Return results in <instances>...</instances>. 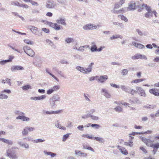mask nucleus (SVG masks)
I'll use <instances>...</instances> for the list:
<instances>
[{"label": "nucleus", "mask_w": 159, "mask_h": 159, "mask_svg": "<svg viewBox=\"0 0 159 159\" xmlns=\"http://www.w3.org/2000/svg\"><path fill=\"white\" fill-rule=\"evenodd\" d=\"M127 11H128V10L127 9V8L126 7L123 8L119 10V13H125Z\"/></svg>", "instance_id": "09e8293b"}, {"label": "nucleus", "mask_w": 159, "mask_h": 159, "mask_svg": "<svg viewBox=\"0 0 159 159\" xmlns=\"http://www.w3.org/2000/svg\"><path fill=\"white\" fill-rule=\"evenodd\" d=\"M91 113H88L82 116V118L83 119H86L89 117H90Z\"/></svg>", "instance_id": "13d9d810"}, {"label": "nucleus", "mask_w": 159, "mask_h": 159, "mask_svg": "<svg viewBox=\"0 0 159 159\" xmlns=\"http://www.w3.org/2000/svg\"><path fill=\"white\" fill-rule=\"evenodd\" d=\"M84 96L85 99L87 101L89 102H90L91 100L89 99V98L90 97V96L88 94H84Z\"/></svg>", "instance_id": "5fc2aeb1"}, {"label": "nucleus", "mask_w": 159, "mask_h": 159, "mask_svg": "<svg viewBox=\"0 0 159 159\" xmlns=\"http://www.w3.org/2000/svg\"><path fill=\"white\" fill-rule=\"evenodd\" d=\"M110 85L111 87L114 88L118 89L120 88V86L119 85H117V84H115L110 83Z\"/></svg>", "instance_id": "69168bd1"}, {"label": "nucleus", "mask_w": 159, "mask_h": 159, "mask_svg": "<svg viewBox=\"0 0 159 159\" xmlns=\"http://www.w3.org/2000/svg\"><path fill=\"white\" fill-rule=\"evenodd\" d=\"M43 152L45 155H50L52 158L54 157L56 155V154L55 153L50 152H47L46 151H44Z\"/></svg>", "instance_id": "b1692460"}, {"label": "nucleus", "mask_w": 159, "mask_h": 159, "mask_svg": "<svg viewBox=\"0 0 159 159\" xmlns=\"http://www.w3.org/2000/svg\"><path fill=\"white\" fill-rule=\"evenodd\" d=\"M20 7H22L25 9H27L29 8V6L28 5L24 4H20Z\"/></svg>", "instance_id": "338daca9"}, {"label": "nucleus", "mask_w": 159, "mask_h": 159, "mask_svg": "<svg viewBox=\"0 0 159 159\" xmlns=\"http://www.w3.org/2000/svg\"><path fill=\"white\" fill-rule=\"evenodd\" d=\"M46 98V96L45 95H42L38 97H31L30 98L31 100H34V101L41 100Z\"/></svg>", "instance_id": "ddd939ff"}, {"label": "nucleus", "mask_w": 159, "mask_h": 159, "mask_svg": "<svg viewBox=\"0 0 159 159\" xmlns=\"http://www.w3.org/2000/svg\"><path fill=\"white\" fill-rule=\"evenodd\" d=\"M90 117L91 119L95 120H99V117L93 115H92L91 114Z\"/></svg>", "instance_id": "4d7b16f0"}, {"label": "nucleus", "mask_w": 159, "mask_h": 159, "mask_svg": "<svg viewBox=\"0 0 159 159\" xmlns=\"http://www.w3.org/2000/svg\"><path fill=\"white\" fill-rule=\"evenodd\" d=\"M125 0H121L119 2L116 3L114 7V9H117L120 7L124 3Z\"/></svg>", "instance_id": "f3484780"}, {"label": "nucleus", "mask_w": 159, "mask_h": 159, "mask_svg": "<svg viewBox=\"0 0 159 159\" xmlns=\"http://www.w3.org/2000/svg\"><path fill=\"white\" fill-rule=\"evenodd\" d=\"M152 16V11H149L146 13L145 15V16L146 18H149Z\"/></svg>", "instance_id": "72a5a7b5"}, {"label": "nucleus", "mask_w": 159, "mask_h": 159, "mask_svg": "<svg viewBox=\"0 0 159 159\" xmlns=\"http://www.w3.org/2000/svg\"><path fill=\"white\" fill-rule=\"evenodd\" d=\"M57 2L62 5H65L66 3V0H57Z\"/></svg>", "instance_id": "8fccbe9b"}, {"label": "nucleus", "mask_w": 159, "mask_h": 159, "mask_svg": "<svg viewBox=\"0 0 159 159\" xmlns=\"http://www.w3.org/2000/svg\"><path fill=\"white\" fill-rule=\"evenodd\" d=\"M42 30L46 33H49L50 30L49 29L45 28H43L41 29Z\"/></svg>", "instance_id": "0e129e2a"}, {"label": "nucleus", "mask_w": 159, "mask_h": 159, "mask_svg": "<svg viewBox=\"0 0 159 159\" xmlns=\"http://www.w3.org/2000/svg\"><path fill=\"white\" fill-rule=\"evenodd\" d=\"M70 134H67L64 135L62 138V141L64 142L66 141L69 136Z\"/></svg>", "instance_id": "864d4df0"}, {"label": "nucleus", "mask_w": 159, "mask_h": 159, "mask_svg": "<svg viewBox=\"0 0 159 159\" xmlns=\"http://www.w3.org/2000/svg\"><path fill=\"white\" fill-rule=\"evenodd\" d=\"M8 62V61H7V60H2L0 61V65L2 66H3Z\"/></svg>", "instance_id": "680f3d73"}, {"label": "nucleus", "mask_w": 159, "mask_h": 159, "mask_svg": "<svg viewBox=\"0 0 159 159\" xmlns=\"http://www.w3.org/2000/svg\"><path fill=\"white\" fill-rule=\"evenodd\" d=\"M118 17L120 18L122 20H124L125 22H127L128 21L127 18L123 15H119Z\"/></svg>", "instance_id": "58836bf2"}, {"label": "nucleus", "mask_w": 159, "mask_h": 159, "mask_svg": "<svg viewBox=\"0 0 159 159\" xmlns=\"http://www.w3.org/2000/svg\"><path fill=\"white\" fill-rule=\"evenodd\" d=\"M46 43L52 46L53 45V43L49 39H47L46 40Z\"/></svg>", "instance_id": "e2e57ef3"}, {"label": "nucleus", "mask_w": 159, "mask_h": 159, "mask_svg": "<svg viewBox=\"0 0 159 159\" xmlns=\"http://www.w3.org/2000/svg\"><path fill=\"white\" fill-rule=\"evenodd\" d=\"M152 147H151L153 148L154 150H157L159 148V143H156L153 144H152Z\"/></svg>", "instance_id": "a18cd8bd"}, {"label": "nucleus", "mask_w": 159, "mask_h": 159, "mask_svg": "<svg viewBox=\"0 0 159 159\" xmlns=\"http://www.w3.org/2000/svg\"><path fill=\"white\" fill-rule=\"evenodd\" d=\"M146 80L145 79H135V80H132L131 82V83H134L136 84L139 83L140 82H142L143 81H145Z\"/></svg>", "instance_id": "c85d7f7f"}, {"label": "nucleus", "mask_w": 159, "mask_h": 159, "mask_svg": "<svg viewBox=\"0 0 159 159\" xmlns=\"http://www.w3.org/2000/svg\"><path fill=\"white\" fill-rule=\"evenodd\" d=\"M141 140L145 143L146 145L148 147H152V144H153V141L149 139H147L145 137H142L140 138Z\"/></svg>", "instance_id": "0eeeda50"}, {"label": "nucleus", "mask_w": 159, "mask_h": 159, "mask_svg": "<svg viewBox=\"0 0 159 159\" xmlns=\"http://www.w3.org/2000/svg\"><path fill=\"white\" fill-rule=\"evenodd\" d=\"M26 128L28 129V132H32L35 130L34 127L31 126H26Z\"/></svg>", "instance_id": "052dcab7"}, {"label": "nucleus", "mask_w": 159, "mask_h": 159, "mask_svg": "<svg viewBox=\"0 0 159 159\" xmlns=\"http://www.w3.org/2000/svg\"><path fill=\"white\" fill-rule=\"evenodd\" d=\"M24 41L25 43L28 45H33L34 44L33 41H31L29 39H25Z\"/></svg>", "instance_id": "f704fd0d"}, {"label": "nucleus", "mask_w": 159, "mask_h": 159, "mask_svg": "<svg viewBox=\"0 0 159 159\" xmlns=\"http://www.w3.org/2000/svg\"><path fill=\"white\" fill-rule=\"evenodd\" d=\"M18 113L19 116H17L16 119H20L22 120L23 121L28 122L31 119L28 117L25 116V113L23 112L17 111Z\"/></svg>", "instance_id": "7ed1b4c3"}, {"label": "nucleus", "mask_w": 159, "mask_h": 159, "mask_svg": "<svg viewBox=\"0 0 159 159\" xmlns=\"http://www.w3.org/2000/svg\"><path fill=\"white\" fill-rule=\"evenodd\" d=\"M45 71L47 73L49 74L50 76H51L52 77L54 78L57 81H59V79L57 77L53 75L49 71V70L48 69H46Z\"/></svg>", "instance_id": "7c9ffc66"}, {"label": "nucleus", "mask_w": 159, "mask_h": 159, "mask_svg": "<svg viewBox=\"0 0 159 159\" xmlns=\"http://www.w3.org/2000/svg\"><path fill=\"white\" fill-rule=\"evenodd\" d=\"M60 88V86L59 85H55L52 88V90H53V92H54L58 90Z\"/></svg>", "instance_id": "6e6d98bb"}, {"label": "nucleus", "mask_w": 159, "mask_h": 159, "mask_svg": "<svg viewBox=\"0 0 159 159\" xmlns=\"http://www.w3.org/2000/svg\"><path fill=\"white\" fill-rule=\"evenodd\" d=\"M56 21L57 23L60 24L64 25L65 26L66 25V23L65 22L66 20L65 18H60L58 19Z\"/></svg>", "instance_id": "412c9836"}, {"label": "nucleus", "mask_w": 159, "mask_h": 159, "mask_svg": "<svg viewBox=\"0 0 159 159\" xmlns=\"http://www.w3.org/2000/svg\"><path fill=\"white\" fill-rule=\"evenodd\" d=\"M45 141L44 139H38L35 140H34V143H42Z\"/></svg>", "instance_id": "3c124183"}, {"label": "nucleus", "mask_w": 159, "mask_h": 159, "mask_svg": "<svg viewBox=\"0 0 159 159\" xmlns=\"http://www.w3.org/2000/svg\"><path fill=\"white\" fill-rule=\"evenodd\" d=\"M55 101L51 98L49 99L50 105L51 107H53L55 105Z\"/></svg>", "instance_id": "e433bc0d"}, {"label": "nucleus", "mask_w": 159, "mask_h": 159, "mask_svg": "<svg viewBox=\"0 0 159 159\" xmlns=\"http://www.w3.org/2000/svg\"><path fill=\"white\" fill-rule=\"evenodd\" d=\"M82 136L84 138H86L92 139L93 138L92 135H89V134H83L82 135Z\"/></svg>", "instance_id": "4c0bfd02"}, {"label": "nucleus", "mask_w": 159, "mask_h": 159, "mask_svg": "<svg viewBox=\"0 0 159 159\" xmlns=\"http://www.w3.org/2000/svg\"><path fill=\"white\" fill-rule=\"evenodd\" d=\"M93 138L95 140L98 141L100 143H104L105 142V139L102 138L95 137Z\"/></svg>", "instance_id": "a878e982"}, {"label": "nucleus", "mask_w": 159, "mask_h": 159, "mask_svg": "<svg viewBox=\"0 0 159 159\" xmlns=\"http://www.w3.org/2000/svg\"><path fill=\"white\" fill-rule=\"evenodd\" d=\"M0 81L2 84H3L6 83L10 86H11V80L9 78H6L5 79H2Z\"/></svg>", "instance_id": "2eb2a0df"}, {"label": "nucleus", "mask_w": 159, "mask_h": 159, "mask_svg": "<svg viewBox=\"0 0 159 159\" xmlns=\"http://www.w3.org/2000/svg\"><path fill=\"white\" fill-rule=\"evenodd\" d=\"M51 98L53 99V100H54L55 102H60L61 100V99L59 96L57 94H54L52 97Z\"/></svg>", "instance_id": "bb28decb"}, {"label": "nucleus", "mask_w": 159, "mask_h": 159, "mask_svg": "<svg viewBox=\"0 0 159 159\" xmlns=\"http://www.w3.org/2000/svg\"><path fill=\"white\" fill-rule=\"evenodd\" d=\"M142 7H145L148 12L149 11H152L151 7L146 4H143L142 5Z\"/></svg>", "instance_id": "473e14b6"}, {"label": "nucleus", "mask_w": 159, "mask_h": 159, "mask_svg": "<svg viewBox=\"0 0 159 159\" xmlns=\"http://www.w3.org/2000/svg\"><path fill=\"white\" fill-rule=\"evenodd\" d=\"M136 89L137 90V93H138L139 96L143 97H147V94L145 90L142 87L137 86L136 87Z\"/></svg>", "instance_id": "39448f33"}, {"label": "nucleus", "mask_w": 159, "mask_h": 159, "mask_svg": "<svg viewBox=\"0 0 159 159\" xmlns=\"http://www.w3.org/2000/svg\"><path fill=\"white\" fill-rule=\"evenodd\" d=\"M123 36L122 35L118 34L113 35L112 37L110 38V39L112 40L118 38L122 39Z\"/></svg>", "instance_id": "cd10ccee"}, {"label": "nucleus", "mask_w": 159, "mask_h": 159, "mask_svg": "<svg viewBox=\"0 0 159 159\" xmlns=\"http://www.w3.org/2000/svg\"><path fill=\"white\" fill-rule=\"evenodd\" d=\"M42 64V61L40 58L37 59L36 62L34 63V65L36 67H40L41 66Z\"/></svg>", "instance_id": "4be33fe9"}, {"label": "nucleus", "mask_w": 159, "mask_h": 159, "mask_svg": "<svg viewBox=\"0 0 159 159\" xmlns=\"http://www.w3.org/2000/svg\"><path fill=\"white\" fill-rule=\"evenodd\" d=\"M46 24L53 28H54L55 26L57 25V23H53L51 22L48 21L46 22Z\"/></svg>", "instance_id": "ea45409f"}, {"label": "nucleus", "mask_w": 159, "mask_h": 159, "mask_svg": "<svg viewBox=\"0 0 159 159\" xmlns=\"http://www.w3.org/2000/svg\"><path fill=\"white\" fill-rule=\"evenodd\" d=\"M22 89L24 90H26L30 89H31V87L29 85H25L22 87Z\"/></svg>", "instance_id": "49530a36"}, {"label": "nucleus", "mask_w": 159, "mask_h": 159, "mask_svg": "<svg viewBox=\"0 0 159 159\" xmlns=\"http://www.w3.org/2000/svg\"><path fill=\"white\" fill-rule=\"evenodd\" d=\"M124 144L126 146L132 147L133 146V142L132 141H129L128 142H125Z\"/></svg>", "instance_id": "c03bdc74"}, {"label": "nucleus", "mask_w": 159, "mask_h": 159, "mask_svg": "<svg viewBox=\"0 0 159 159\" xmlns=\"http://www.w3.org/2000/svg\"><path fill=\"white\" fill-rule=\"evenodd\" d=\"M114 110L116 112L119 113L121 112L122 111L123 109L120 106H118L115 107L114 108Z\"/></svg>", "instance_id": "2f4dec72"}, {"label": "nucleus", "mask_w": 159, "mask_h": 159, "mask_svg": "<svg viewBox=\"0 0 159 159\" xmlns=\"http://www.w3.org/2000/svg\"><path fill=\"white\" fill-rule=\"evenodd\" d=\"M83 28L85 30H95L97 28V26L93 24H88L84 25Z\"/></svg>", "instance_id": "6e6552de"}, {"label": "nucleus", "mask_w": 159, "mask_h": 159, "mask_svg": "<svg viewBox=\"0 0 159 159\" xmlns=\"http://www.w3.org/2000/svg\"><path fill=\"white\" fill-rule=\"evenodd\" d=\"M93 65L94 63L91 62L87 68H84L80 66H77L75 68L77 70L83 74H88L92 72L93 69L92 66Z\"/></svg>", "instance_id": "f257e3e1"}, {"label": "nucleus", "mask_w": 159, "mask_h": 159, "mask_svg": "<svg viewBox=\"0 0 159 159\" xmlns=\"http://www.w3.org/2000/svg\"><path fill=\"white\" fill-rule=\"evenodd\" d=\"M75 154L79 156H82L84 157H86L87 155V153L82 152L80 151L77 150L75 151Z\"/></svg>", "instance_id": "aec40b11"}, {"label": "nucleus", "mask_w": 159, "mask_h": 159, "mask_svg": "<svg viewBox=\"0 0 159 159\" xmlns=\"http://www.w3.org/2000/svg\"><path fill=\"white\" fill-rule=\"evenodd\" d=\"M137 90H135L134 89H130L129 93L132 95H134L135 94L137 93Z\"/></svg>", "instance_id": "de8ad7c7"}, {"label": "nucleus", "mask_w": 159, "mask_h": 159, "mask_svg": "<svg viewBox=\"0 0 159 159\" xmlns=\"http://www.w3.org/2000/svg\"><path fill=\"white\" fill-rule=\"evenodd\" d=\"M6 156L12 159H16L17 158L15 154L12 153L11 150V149L7 150Z\"/></svg>", "instance_id": "1a4fd4ad"}, {"label": "nucleus", "mask_w": 159, "mask_h": 159, "mask_svg": "<svg viewBox=\"0 0 159 159\" xmlns=\"http://www.w3.org/2000/svg\"><path fill=\"white\" fill-rule=\"evenodd\" d=\"M28 28L33 34H36V33L38 31V28L37 27L30 25L29 26Z\"/></svg>", "instance_id": "6ab92c4d"}, {"label": "nucleus", "mask_w": 159, "mask_h": 159, "mask_svg": "<svg viewBox=\"0 0 159 159\" xmlns=\"http://www.w3.org/2000/svg\"><path fill=\"white\" fill-rule=\"evenodd\" d=\"M22 147H23L24 148L28 149L29 148V146L28 144L26 143H23V144H22V146H21Z\"/></svg>", "instance_id": "774afa93"}, {"label": "nucleus", "mask_w": 159, "mask_h": 159, "mask_svg": "<svg viewBox=\"0 0 159 159\" xmlns=\"http://www.w3.org/2000/svg\"><path fill=\"white\" fill-rule=\"evenodd\" d=\"M65 41L68 43H70L74 42V39L71 38H68L65 40Z\"/></svg>", "instance_id": "37998d69"}, {"label": "nucleus", "mask_w": 159, "mask_h": 159, "mask_svg": "<svg viewBox=\"0 0 159 159\" xmlns=\"http://www.w3.org/2000/svg\"><path fill=\"white\" fill-rule=\"evenodd\" d=\"M97 47L96 45H93L91 48L90 50L92 52H97Z\"/></svg>", "instance_id": "c9c22d12"}, {"label": "nucleus", "mask_w": 159, "mask_h": 159, "mask_svg": "<svg viewBox=\"0 0 159 159\" xmlns=\"http://www.w3.org/2000/svg\"><path fill=\"white\" fill-rule=\"evenodd\" d=\"M56 6V3L53 0H49L46 2V7L47 8H54Z\"/></svg>", "instance_id": "423d86ee"}, {"label": "nucleus", "mask_w": 159, "mask_h": 159, "mask_svg": "<svg viewBox=\"0 0 159 159\" xmlns=\"http://www.w3.org/2000/svg\"><path fill=\"white\" fill-rule=\"evenodd\" d=\"M128 70L127 69H124L122 70L121 71V74L122 75L125 76L127 74Z\"/></svg>", "instance_id": "603ef678"}, {"label": "nucleus", "mask_w": 159, "mask_h": 159, "mask_svg": "<svg viewBox=\"0 0 159 159\" xmlns=\"http://www.w3.org/2000/svg\"><path fill=\"white\" fill-rule=\"evenodd\" d=\"M149 92L154 95L157 96H159V91L154 89H149Z\"/></svg>", "instance_id": "dca6fc26"}, {"label": "nucleus", "mask_w": 159, "mask_h": 159, "mask_svg": "<svg viewBox=\"0 0 159 159\" xmlns=\"http://www.w3.org/2000/svg\"><path fill=\"white\" fill-rule=\"evenodd\" d=\"M20 3L17 1H12L11 2V5L14 6H17L20 7Z\"/></svg>", "instance_id": "a19ab883"}, {"label": "nucleus", "mask_w": 159, "mask_h": 159, "mask_svg": "<svg viewBox=\"0 0 159 159\" xmlns=\"http://www.w3.org/2000/svg\"><path fill=\"white\" fill-rule=\"evenodd\" d=\"M24 69L23 67L19 65L12 66L11 68V71L13 72H15L17 70H23Z\"/></svg>", "instance_id": "9d476101"}, {"label": "nucleus", "mask_w": 159, "mask_h": 159, "mask_svg": "<svg viewBox=\"0 0 159 159\" xmlns=\"http://www.w3.org/2000/svg\"><path fill=\"white\" fill-rule=\"evenodd\" d=\"M141 54H136L134 56L132 57V58L133 60L138 59L139 58H140L141 57Z\"/></svg>", "instance_id": "79ce46f5"}, {"label": "nucleus", "mask_w": 159, "mask_h": 159, "mask_svg": "<svg viewBox=\"0 0 159 159\" xmlns=\"http://www.w3.org/2000/svg\"><path fill=\"white\" fill-rule=\"evenodd\" d=\"M1 93H2L0 94V99H6L8 98V97L7 95L4 93H6L9 94L11 93V91L10 89H6L2 90L1 92Z\"/></svg>", "instance_id": "20e7f679"}, {"label": "nucleus", "mask_w": 159, "mask_h": 159, "mask_svg": "<svg viewBox=\"0 0 159 159\" xmlns=\"http://www.w3.org/2000/svg\"><path fill=\"white\" fill-rule=\"evenodd\" d=\"M98 81L101 83H103L108 79V76L107 75H101L98 78Z\"/></svg>", "instance_id": "f8f14e48"}, {"label": "nucleus", "mask_w": 159, "mask_h": 159, "mask_svg": "<svg viewBox=\"0 0 159 159\" xmlns=\"http://www.w3.org/2000/svg\"><path fill=\"white\" fill-rule=\"evenodd\" d=\"M29 133V132L27 129V128H26V126L25 127L22 132V134L23 136H26L28 135Z\"/></svg>", "instance_id": "c756f323"}, {"label": "nucleus", "mask_w": 159, "mask_h": 159, "mask_svg": "<svg viewBox=\"0 0 159 159\" xmlns=\"http://www.w3.org/2000/svg\"><path fill=\"white\" fill-rule=\"evenodd\" d=\"M24 52L28 55L31 57H33L35 55L34 51L30 47L25 46L23 47Z\"/></svg>", "instance_id": "f03ea898"}, {"label": "nucleus", "mask_w": 159, "mask_h": 159, "mask_svg": "<svg viewBox=\"0 0 159 159\" xmlns=\"http://www.w3.org/2000/svg\"><path fill=\"white\" fill-rule=\"evenodd\" d=\"M91 127L94 128L96 129H98L100 127V125L96 124H93L91 125Z\"/></svg>", "instance_id": "bf43d9fd"}, {"label": "nucleus", "mask_w": 159, "mask_h": 159, "mask_svg": "<svg viewBox=\"0 0 159 159\" xmlns=\"http://www.w3.org/2000/svg\"><path fill=\"white\" fill-rule=\"evenodd\" d=\"M156 107V105L155 104H147L143 106V108L146 109L151 110L153 109Z\"/></svg>", "instance_id": "a211bd4d"}, {"label": "nucleus", "mask_w": 159, "mask_h": 159, "mask_svg": "<svg viewBox=\"0 0 159 159\" xmlns=\"http://www.w3.org/2000/svg\"><path fill=\"white\" fill-rule=\"evenodd\" d=\"M117 148H119V150L122 154L125 155H126L128 154V152L124 148L121 147L120 146H118Z\"/></svg>", "instance_id": "5701e85b"}, {"label": "nucleus", "mask_w": 159, "mask_h": 159, "mask_svg": "<svg viewBox=\"0 0 159 159\" xmlns=\"http://www.w3.org/2000/svg\"><path fill=\"white\" fill-rule=\"evenodd\" d=\"M55 126L58 128H59L60 129L65 130L66 129V127H65L62 126L61 125L60 123L58 121L57 122V123H55Z\"/></svg>", "instance_id": "393cba45"}, {"label": "nucleus", "mask_w": 159, "mask_h": 159, "mask_svg": "<svg viewBox=\"0 0 159 159\" xmlns=\"http://www.w3.org/2000/svg\"><path fill=\"white\" fill-rule=\"evenodd\" d=\"M101 93L102 94L106 97L107 98H109L111 97V94L105 88H102L101 89Z\"/></svg>", "instance_id": "9b49d317"}, {"label": "nucleus", "mask_w": 159, "mask_h": 159, "mask_svg": "<svg viewBox=\"0 0 159 159\" xmlns=\"http://www.w3.org/2000/svg\"><path fill=\"white\" fill-rule=\"evenodd\" d=\"M136 9L135 3L134 2H131L129 4V6L127 8L128 11L134 10Z\"/></svg>", "instance_id": "4468645a"}]
</instances>
